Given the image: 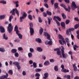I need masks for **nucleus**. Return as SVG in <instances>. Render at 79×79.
Segmentation results:
<instances>
[{"label":"nucleus","instance_id":"nucleus-57","mask_svg":"<svg viewBox=\"0 0 79 79\" xmlns=\"http://www.w3.org/2000/svg\"><path fill=\"white\" fill-rule=\"evenodd\" d=\"M14 41L15 42L18 43V42H19L20 40L17 39L14 40Z\"/></svg>","mask_w":79,"mask_h":79},{"label":"nucleus","instance_id":"nucleus-40","mask_svg":"<svg viewBox=\"0 0 79 79\" xmlns=\"http://www.w3.org/2000/svg\"><path fill=\"white\" fill-rule=\"evenodd\" d=\"M65 40L67 42V43H69V38H66L65 39Z\"/></svg>","mask_w":79,"mask_h":79},{"label":"nucleus","instance_id":"nucleus-9","mask_svg":"<svg viewBox=\"0 0 79 79\" xmlns=\"http://www.w3.org/2000/svg\"><path fill=\"white\" fill-rule=\"evenodd\" d=\"M19 63L18 62H14L13 63V64L17 66L18 69H21V66L19 65Z\"/></svg>","mask_w":79,"mask_h":79},{"label":"nucleus","instance_id":"nucleus-50","mask_svg":"<svg viewBox=\"0 0 79 79\" xmlns=\"http://www.w3.org/2000/svg\"><path fill=\"white\" fill-rule=\"evenodd\" d=\"M40 75L38 73H37L35 74V77H40Z\"/></svg>","mask_w":79,"mask_h":79},{"label":"nucleus","instance_id":"nucleus-17","mask_svg":"<svg viewBox=\"0 0 79 79\" xmlns=\"http://www.w3.org/2000/svg\"><path fill=\"white\" fill-rule=\"evenodd\" d=\"M44 77H43V79H46L48 77V73H46L44 74Z\"/></svg>","mask_w":79,"mask_h":79},{"label":"nucleus","instance_id":"nucleus-61","mask_svg":"<svg viewBox=\"0 0 79 79\" xmlns=\"http://www.w3.org/2000/svg\"><path fill=\"white\" fill-rule=\"evenodd\" d=\"M59 50H60V48H56L54 49V51H59Z\"/></svg>","mask_w":79,"mask_h":79},{"label":"nucleus","instance_id":"nucleus-60","mask_svg":"<svg viewBox=\"0 0 79 79\" xmlns=\"http://www.w3.org/2000/svg\"><path fill=\"white\" fill-rule=\"evenodd\" d=\"M75 20L76 21H79V19H78V17H75L74 18Z\"/></svg>","mask_w":79,"mask_h":79},{"label":"nucleus","instance_id":"nucleus-43","mask_svg":"<svg viewBox=\"0 0 79 79\" xmlns=\"http://www.w3.org/2000/svg\"><path fill=\"white\" fill-rule=\"evenodd\" d=\"M57 54L59 56H60L61 55V51H60V50H59V51H57Z\"/></svg>","mask_w":79,"mask_h":79},{"label":"nucleus","instance_id":"nucleus-41","mask_svg":"<svg viewBox=\"0 0 79 79\" xmlns=\"http://www.w3.org/2000/svg\"><path fill=\"white\" fill-rule=\"evenodd\" d=\"M38 19H39V22L40 23H42V19H41V17H39L38 18Z\"/></svg>","mask_w":79,"mask_h":79},{"label":"nucleus","instance_id":"nucleus-46","mask_svg":"<svg viewBox=\"0 0 79 79\" xmlns=\"http://www.w3.org/2000/svg\"><path fill=\"white\" fill-rule=\"evenodd\" d=\"M29 26L30 27V28H32L33 27V23H29Z\"/></svg>","mask_w":79,"mask_h":79},{"label":"nucleus","instance_id":"nucleus-28","mask_svg":"<svg viewBox=\"0 0 79 79\" xmlns=\"http://www.w3.org/2000/svg\"><path fill=\"white\" fill-rule=\"evenodd\" d=\"M73 48L74 50H75V51H76V49H77L76 48H79V46H77V45L76 44L74 45L73 46Z\"/></svg>","mask_w":79,"mask_h":79},{"label":"nucleus","instance_id":"nucleus-1","mask_svg":"<svg viewBox=\"0 0 79 79\" xmlns=\"http://www.w3.org/2000/svg\"><path fill=\"white\" fill-rule=\"evenodd\" d=\"M58 37L60 39H61V40H62V42L61 41V40H59V43L61 44V45H63L64 44L66 45V41H65V40H64V38H63V36H62L61 35L59 34L58 35Z\"/></svg>","mask_w":79,"mask_h":79},{"label":"nucleus","instance_id":"nucleus-8","mask_svg":"<svg viewBox=\"0 0 79 79\" xmlns=\"http://www.w3.org/2000/svg\"><path fill=\"white\" fill-rule=\"evenodd\" d=\"M75 30V28H69V30H67L66 31V34L67 35H69V34H71V31H73Z\"/></svg>","mask_w":79,"mask_h":79},{"label":"nucleus","instance_id":"nucleus-20","mask_svg":"<svg viewBox=\"0 0 79 79\" xmlns=\"http://www.w3.org/2000/svg\"><path fill=\"white\" fill-rule=\"evenodd\" d=\"M42 71V69L39 68H37L35 70V71L36 73H39L40 72Z\"/></svg>","mask_w":79,"mask_h":79},{"label":"nucleus","instance_id":"nucleus-39","mask_svg":"<svg viewBox=\"0 0 79 79\" xmlns=\"http://www.w3.org/2000/svg\"><path fill=\"white\" fill-rule=\"evenodd\" d=\"M33 67L34 68H37V63H36L35 62H33Z\"/></svg>","mask_w":79,"mask_h":79},{"label":"nucleus","instance_id":"nucleus-11","mask_svg":"<svg viewBox=\"0 0 79 79\" xmlns=\"http://www.w3.org/2000/svg\"><path fill=\"white\" fill-rule=\"evenodd\" d=\"M60 6H62L63 8H64L65 11H68L69 12V11H70V10L69 9V10L68 9H67V8H66V6H65V5L63 4H61Z\"/></svg>","mask_w":79,"mask_h":79},{"label":"nucleus","instance_id":"nucleus-36","mask_svg":"<svg viewBox=\"0 0 79 79\" xmlns=\"http://www.w3.org/2000/svg\"><path fill=\"white\" fill-rule=\"evenodd\" d=\"M0 3H2V4H6V1H0Z\"/></svg>","mask_w":79,"mask_h":79},{"label":"nucleus","instance_id":"nucleus-30","mask_svg":"<svg viewBox=\"0 0 79 79\" xmlns=\"http://www.w3.org/2000/svg\"><path fill=\"white\" fill-rule=\"evenodd\" d=\"M54 8L56 9V8H58V3H56L54 4Z\"/></svg>","mask_w":79,"mask_h":79},{"label":"nucleus","instance_id":"nucleus-7","mask_svg":"<svg viewBox=\"0 0 79 79\" xmlns=\"http://www.w3.org/2000/svg\"><path fill=\"white\" fill-rule=\"evenodd\" d=\"M72 8L73 10H74V9H76V8H78L79 9V6H77L76 5V4H75V2H72Z\"/></svg>","mask_w":79,"mask_h":79},{"label":"nucleus","instance_id":"nucleus-63","mask_svg":"<svg viewBox=\"0 0 79 79\" xmlns=\"http://www.w3.org/2000/svg\"><path fill=\"white\" fill-rule=\"evenodd\" d=\"M64 1L67 3H69L70 2L69 0H64Z\"/></svg>","mask_w":79,"mask_h":79},{"label":"nucleus","instance_id":"nucleus-49","mask_svg":"<svg viewBox=\"0 0 79 79\" xmlns=\"http://www.w3.org/2000/svg\"><path fill=\"white\" fill-rule=\"evenodd\" d=\"M28 17L30 20H32V15H29Z\"/></svg>","mask_w":79,"mask_h":79},{"label":"nucleus","instance_id":"nucleus-27","mask_svg":"<svg viewBox=\"0 0 79 79\" xmlns=\"http://www.w3.org/2000/svg\"><path fill=\"white\" fill-rule=\"evenodd\" d=\"M14 3L16 4V7H17L19 6V2L18 1L15 2Z\"/></svg>","mask_w":79,"mask_h":79},{"label":"nucleus","instance_id":"nucleus-53","mask_svg":"<svg viewBox=\"0 0 79 79\" xmlns=\"http://www.w3.org/2000/svg\"><path fill=\"white\" fill-rule=\"evenodd\" d=\"M18 50L19 51H22V50H23V49L21 47H19L18 48Z\"/></svg>","mask_w":79,"mask_h":79},{"label":"nucleus","instance_id":"nucleus-37","mask_svg":"<svg viewBox=\"0 0 79 79\" xmlns=\"http://www.w3.org/2000/svg\"><path fill=\"white\" fill-rule=\"evenodd\" d=\"M12 18H13V16L12 15H11L9 17V21L10 22H11V21Z\"/></svg>","mask_w":79,"mask_h":79},{"label":"nucleus","instance_id":"nucleus-31","mask_svg":"<svg viewBox=\"0 0 79 79\" xmlns=\"http://www.w3.org/2000/svg\"><path fill=\"white\" fill-rule=\"evenodd\" d=\"M8 73L9 74H10V75H13V70H9L8 71Z\"/></svg>","mask_w":79,"mask_h":79},{"label":"nucleus","instance_id":"nucleus-48","mask_svg":"<svg viewBox=\"0 0 79 79\" xmlns=\"http://www.w3.org/2000/svg\"><path fill=\"white\" fill-rule=\"evenodd\" d=\"M70 22V21L69 20H67L65 21L66 24H69V23Z\"/></svg>","mask_w":79,"mask_h":79},{"label":"nucleus","instance_id":"nucleus-14","mask_svg":"<svg viewBox=\"0 0 79 79\" xmlns=\"http://www.w3.org/2000/svg\"><path fill=\"white\" fill-rule=\"evenodd\" d=\"M30 33L31 35H33L34 34V30L33 28H30Z\"/></svg>","mask_w":79,"mask_h":79},{"label":"nucleus","instance_id":"nucleus-64","mask_svg":"<svg viewBox=\"0 0 79 79\" xmlns=\"http://www.w3.org/2000/svg\"><path fill=\"white\" fill-rule=\"evenodd\" d=\"M48 41H46L45 42V44L46 45H48Z\"/></svg>","mask_w":79,"mask_h":79},{"label":"nucleus","instance_id":"nucleus-21","mask_svg":"<svg viewBox=\"0 0 79 79\" xmlns=\"http://www.w3.org/2000/svg\"><path fill=\"white\" fill-rule=\"evenodd\" d=\"M35 40L36 42H38L39 43H40L42 42V40L41 39H40V38H36L35 39Z\"/></svg>","mask_w":79,"mask_h":79},{"label":"nucleus","instance_id":"nucleus-23","mask_svg":"<svg viewBox=\"0 0 79 79\" xmlns=\"http://www.w3.org/2000/svg\"><path fill=\"white\" fill-rule=\"evenodd\" d=\"M61 16L64 19H66V15H65L64 13H62Z\"/></svg>","mask_w":79,"mask_h":79},{"label":"nucleus","instance_id":"nucleus-59","mask_svg":"<svg viewBox=\"0 0 79 79\" xmlns=\"http://www.w3.org/2000/svg\"><path fill=\"white\" fill-rule=\"evenodd\" d=\"M22 74L23 76H26V73L25 71H23L22 73Z\"/></svg>","mask_w":79,"mask_h":79},{"label":"nucleus","instance_id":"nucleus-42","mask_svg":"<svg viewBox=\"0 0 79 79\" xmlns=\"http://www.w3.org/2000/svg\"><path fill=\"white\" fill-rule=\"evenodd\" d=\"M18 36L20 39H23V35H21V34H19Z\"/></svg>","mask_w":79,"mask_h":79},{"label":"nucleus","instance_id":"nucleus-13","mask_svg":"<svg viewBox=\"0 0 79 79\" xmlns=\"http://www.w3.org/2000/svg\"><path fill=\"white\" fill-rule=\"evenodd\" d=\"M44 35L45 37H48L47 38V39L50 40V35L48 34V33L47 32H44Z\"/></svg>","mask_w":79,"mask_h":79},{"label":"nucleus","instance_id":"nucleus-6","mask_svg":"<svg viewBox=\"0 0 79 79\" xmlns=\"http://www.w3.org/2000/svg\"><path fill=\"white\" fill-rule=\"evenodd\" d=\"M27 15L26 14V12H24L22 16L20 17V23H22V22H23V19H24L26 18V16H27Z\"/></svg>","mask_w":79,"mask_h":79},{"label":"nucleus","instance_id":"nucleus-15","mask_svg":"<svg viewBox=\"0 0 79 79\" xmlns=\"http://www.w3.org/2000/svg\"><path fill=\"white\" fill-rule=\"evenodd\" d=\"M61 26L63 28V29H65L66 28L65 27V26H66V24H65V23H64V22H61Z\"/></svg>","mask_w":79,"mask_h":79},{"label":"nucleus","instance_id":"nucleus-3","mask_svg":"<svg viewBox=\"0 0 79 79\" xmlns=\"http://www.w3.org/2000/svg\"><path fill=\"white\" fill-rule=\"evenodd\" d=\"M56 19H58L59 21H61V18H60V17L58 16H54L53 18V20L54 21H55L56 23L57 24L58 26H60V22H59L57 20H56Z\"/></svg>","mask_w":79,"mask_h":79},{"label":"nucleus","instance_id":"nucleus-52","mask_svg":"<svg viewBox=\"0 0 79 79\" xmlns=\"http://www.w3.org/2000/svg\"><path fill=\"white\" fill-rule=\"evenodd\" d=\"M15 56L16 57H19V54L18 52H15Z\"/></svg>","mask_w":79,"mask_h":79},{"label":"nucleus","instance_id":"nucleus-35","mask_svg":"<svg viewBox=\"0 0 79 79\" xmlns=\"http://www.w3.org/2000/svg\"><path fill=\"white\" fill-rule=\"evenodd\" d=\"M28 56L29 58H32V54L31 52H29L28 54Z\"/></svg>","mask_w":79,"mask_h":79},{"label":"nucleus","instance_id":"nucleus-55","mask_svg":"<svg viewBox=\"0 0 79 79\" xmlns=\"http://www.w3.org/2000/svg\"><path fill=\"white\" fill-rule=\"evenodd\" d=\"M66 79H71V76L69 75H67L66 76Z\"/></svg>","mask_w":79,"mask_h":79},{"label":"nucleus","instance_id":"nucleus-19","mask_svg":"<svg viewBox=\"0 0 79 79\" xmlns=\"http://www.w3.org/2000/svg\"><path fill=\"white\" fill-rule=\"evenodd\" d=\"M3 39H5V40H7L8 39V36H6V34L4 33L3 36Z\"/></svg>","mask_w":79,"mask_h":79},{"label":"nucleus","instance_id":"nucleus-33","mask_svg":"<svg viewBox=\"0 0 79 79\" xmlns=\"http://www.w3.org/2000/svg\"><path fill=\"white\" fill-rule=\"evenodd\" d=\"M48 23L49 24H50L51 23V20H52V18H51L50 19L49 18H48Z\"/></svg>","mask_w":79,"mask_h":79},{"label":"nucleus","instance_id":"nucleus-38","mask_svg":"<svg viewBox=\"0 0 79 79\" xmlns=\"http://www.w3.org/2000/svg\"><path fill=\"white\" fill-rule=\"evenodd\" d=\"M0 52H5V49L3 48H0Z\"/></svg>","mask_w":79,"mask_h":79},{"label":"nucleus","instance_id":"nucleus-4","mask_svg":"<svg viewBox=\"0 0 79 79\" xmlns=\"http://www.w3.org/2000/svg\"><path fill=\"white\" fill-rule=\"evenodd\" d=\"M62 47V49L61 50L62 51V55L63 57L64 58H66L68 56V55L66 53L64 54V48L63 46H61Z\"/></svg>","mask_w":79,"mask_h":79},{"label":"nucleus","instance_id":"nucleus-24","mask_svg":"<svg viewBox=\"0 0 79 79\" xmlns=\"http://www.w3.org/2000/svg\"><path fill=\"white\" fill-rule=\"evenodd\" d=\"M44 31V30L42 28H41L39 31V33L40 35H42V33H43V32Z\"/></svg>","mask_w":79,"mask_h":79},{"label":"nucleus","instance_id":"nucleus-58","mask_svg":"<svg viewBox=\"0 0 79 79\" xmlns=\"http://www.w3.org/2000/svg\"><path fill=\"white\" fill-rule=\"evenodd\" d=\"M49 60L50 62H51V63H53V62H54L55 61L54 60V59H50Z\"/></svg>","mask_w":79,"mask_h":79},{"label":"nucleus","instance_id":"nucleus-29","mask_svg":"<svg viewBox=\"0 0 79 79\" xmlns=\"http://www.w3.org/2000/svg\"><path fill=\"white\" fill-rule=\"evenodd\" d=\"M46 13L49 16H51L52 15V12L51 11H48V10H47Z\"/></svg>","mask_w":79,"mask_h":79},{"label":"nucleus","instance_id":"nucleus-5","mask_svg":"<svg viewBox=\"0 0 79 79\" xmlns=\"http://www.w3.org/2000/svg\"><path fill=\"white\" fill-rule=\"evenodd\" d=\"M7 29V31L10 33H11V32L13 31V27L12 26V24H11V23H10L9 24Z\"/></svg>","mask_w":79,"mask_h":79},{"label":"nucleus","instance_id":"nucleus-51","mask_svg":"<svg viewBox=\"0 0 79 79\" xmlns=\"http://www.w3.org/2000/svg\"><path fill=\"white\" fill-rule=\"evenodd\" d=\"M18 30V26L17 25H15V31H17Z\"/></svg>","mask_w":79,"mask_h":79},{"label":"nucleus","instance_id":"nucleus-62","mask_svg":"<svg viewBox=\"0 0 79 79\" xmlns=\"http://www.w3.org/2000/svg\"><path fill=\"white\" fill-rule=\"evenodd\" d=\"M16 34H17V35H19V31L18 30H16Z\"/></svg>","mask_w":79,"mask_h":79},{"label":"nucleus","instance_id":"nucleus-45","mask_svg":"<svg viewBox=\"0 0 79 79\" xmlns=\"http://www.w3.org/2000/svg\"><path fill=\"white\" fill-rule=\"evenodd\" d=\"M30 51L31 53H33L34 52V49L33 48H30Z\"/></svg>","mask_w":79,"mask_h":79},{"label":"nucleus","instance_id":"nucleus-10","mask_svg":"<svg viewBox=\"0 0 79 79\" xmlns=\"http://www.w3.org/2000/svg\"><path fill=\"white\" fill-rule=\"evenodd\" d=\"M8 77V73H6V75L2 76L0 77V79H6Z\"/></svg>","mask_w":79,"mask_h":79},{"label":"nucleus","instance_id":"nucleus-47","mask_svg":"<svg viewBox=\"0 0 79 79\" xmlns=\"http://www.w3.org/2000/svg\"><path fill=\"white\" fill-rule=\"evenodd\" d=\"M48 44L49 45H52V44H53V42L52 41H48Z\"/></svg>","mask_w":79,"mask_h":79},{"label":"nucleus","instance_id":"nucleus-12","mask_svg":"<svg viewBox=\"0 0 79 79\" xmlns=\"http://www.w3.org/2000/svg\"><path fill=\"white\" fill-rule=\"evenodd\" d=\"M0 31L1 33H5V28L2 26H0Z\"/></svg>","mask_w":79,"mask_h":79},{"label":"nucleus","instance_id":"nucleus-44","mask_svg":"<svg viewBox=\"0 0 79 79\" xmlns=\"http://www.w3.org/2000/svg\"><path fill=\"white\" fill-rule=\"evenodd\" d=\"M79 27V24H76L74 26V28L75 29H77L78 27Z\"/></svg>","mask_w":79,"mask_h":79},{"label":"nucleus","instance_id":"nucleus-22","mask_svg":"<svg viewBox=\"0 0 79 79\" xmlns=\"http://www.w3.org/2000/svg\"><path fill=\"white\" fill-rule=\"evenodd\" d=\"M62 72H63V73H68L69 72V70H66V69H62L61 70Z\"/></svg>","mask_w":79,"mask_h":79},{"label":"nucleus","instance_id":"nucleus-2","mask_svg":"<svg viewBox=\"0 0 79 79\" xmlns=\"http://www.w3.org/2000/svg\"><path fill=\"white\" fill-rule=\"evenodd\" d=\"M15 11L16 14L18 16H19V11L17 9V8H15V9H13L10 12V13H12V15H13V16H15Z\"/></svg>","mask_w":79,"mask_h":79},{"label":"nucleus","instance_id":"nucleus-16","mask_svg":"<svg viewBox=\"0 0 79 79\" xmlns=\"http://www.w3.org/2000/svg\"><path fill=\"white\" fill-rule=\"evenodd\" d=\"M50 62H49L48 60H46L44 63V64L45 66H48V65H50Z\"/></svg>","mask_w":79,"mask_h":79},{"label":"nucleus","instance_id":"nucleus-25","mask_svg":"<svg viewBox=\"0 0 79 79\" xmlns=\"http://www.w3.org/2000/svg\"><path fill=\"white\" fill-rule=\"evenodd\" d=\"M11 52L12 53H15L17 52V50L16 49H13L11 50Z\"/></svg>","mask_w":79,"mask_h":79},{"label":"nucleus","instance_id":"nucleus-18","mask_svg":"<svg viewBox=\"0 0 79 79\" xmlns=\"http://www.w3.org/2000/svg\"><path fill=\"white\" fill-rule=\"evenodd\" d=\"M37 51L39 52H42L43 51V49L42 48L38 47L37 48Z\"/></svg>","mask_w":79,"mask_h":79},{"label":"nucleus","instance_id":"nucleus-26","mask_svg":"<svg viewBox=\"0 0 79 79\" xmlns=\"http://www.w3.org/2000/svg\"><path fill=\"white\" fill-rule=\"evenodd\" d=\"M5 15H1L0 16V20L4 19H5Z\"/></svg>","mask_w":79,"mask_h":79},{"label":"nucleus","instance_id":"nucleus-54","mask_svg":"<svg viewBox=\"0 0 79 79\" xmlns=\"http://www.w3.org/2000/svg\"><path fill=\"white\" fill-rule=\"evenodd\" d=\"M43 15L44 17H47V14L46 13L44 12L43 13Z\"/></svg>","mask_w":79,"mask_h":79},{"label":"nucleus","instance_id":"nucleus-32","mask_svg":"<svg viewBox=\"0 0 79 79\" xmlns=\"http://www.w3.org/2000/svg\"><path fill=\"white\" fill-rule=\"evenodd\" d=\"M73 66L74 71H77V67H76L75 64H73Z\"/></svg>","mask_w":79,"mask_h":79},{"label":"nucleus","instance_id":"nucleus-56","mask_svg":"<svg viewBox=\"0 0 79 79\" xmlns=\"http://www.w3.org/2000/svg\"><path fill=\"white\" fill-rule=\"evenodd\" d=\"M44 6H45V7H46V8H48V5L47 3H45L44 4Z\"/></svg>","mask_w":79,"mask_h":79},{"label":"nucleus","instance_id":"nucleus-34","mask_svg":"<svg viewBox=\"0 0 79 79\" xmlns=\"http://www.w3.org/2000/svg\"><path fill=\"white\" fill-rule=\"evenodd\" d=\"M59 69L58 68V66L56 65L54 67V70L56 71H58L59 70Z\"/></svg>","mask_w":79,"mask_h":79}]
</instances>
